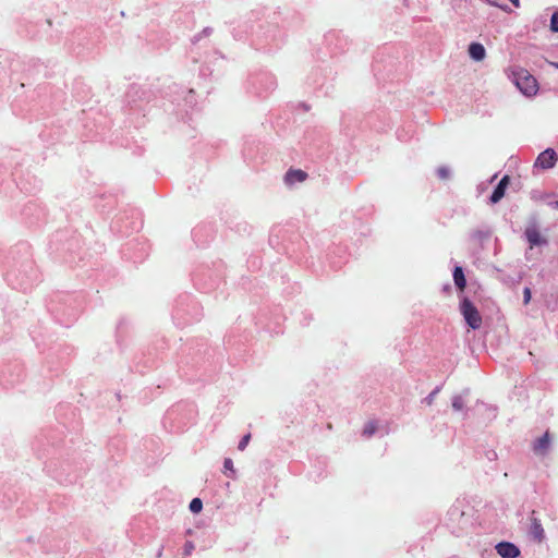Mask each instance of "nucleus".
I'll return each mask as SVG.
<instances>
[{
  "label": "nucleus",
  "mask_w": 558,
  "mask_h": 558,
  "mask_svg": "<svg viewBox=\"0 0 558 558\" xmlns=\"http://www.w3.org/2000/svg\"><path fill=\"white\" fill-rule=\"evenodd\" d=\"M517 87L526 97H533L538 92V84L536 78L531 75L526 70H520L514 73Z\"/></svg>",
  "instance_id": "f257e3e1"
},
{
  "label": "nucleus",
  "mask_w": 558,
  "mask_h": 558,
  "mask_svg": "<svg viewBox=\"0 0 558 558\" xmlns=\"http://www.w3.org/2000/svg\"><path fill=\"white\" fill-rule=\"evenodd\" d=\"M461 314L463 315L466 324L472 329H478L482 326V316L473 303L464 298L460 305Z\"/></svg>",
  "instance_id": "f03ea898"
},
{
  "label": "nucleus",
  "mask_w": 558,
  "mask_h": 558,
  "mask_svg": "<svg viewBox=\"0 0 558 558\" xmlns=\"http://www.w3.org/2000/svg\"><path fill=\"white\" fill-rule=\"evenodd\" d=\"M557 161V153L553 148H547L537 156L534 167L541 168L542 170H548L554 168Z\"/></svg>",
  "instance_id": "7ed1b4c3"
},
{
  "label": "nucleus",
  "mask_w": 558,
  "mask_h": 558,
  "mask_svg": "<svg viewBox=\"0 0 558 558\" xmlns=\"http://www.w3.org/2000/svg\"><path fill=\"white\" fill-rule=\"evenodd\" d=\"M524 234L530 243L531 248L537 245L546 244L547 242L546 239L542 236L539 230L535 225L526 227Z\"/></svg>",
  "instance_id": "20e7f679"
},
{
  "label": "nucleus",
  "mask_w": 558,
  "mask_h": 558,
  "mask_svg": "<svg viewBox=\"0 0 558 558\" xmlns=\"http://www.w3.org/2000/svg\"><path fill=\"white\" fill-rule=\"evenodd\" d=\"M496 550L502 558H517L520 555V549L509 542H501L497 544Z\"/></svg>",
  "instance_id": "39448f33"
},
{
  "label": "nucleus",
  "mask_w": 558,
  "mask_h": 558,
  "mask_svg": "<svg viewBox=\"0 0 558 558\" xmlns=\"http://www.w3.org/2000/svg\"><path fill=\"white\" fill-rule=\"evenodd\" d=\"M509 177L508 175H505L498 183V185L495 187L492 196H490V201L492 203L496 204L498 203L505 195V192H506V189L509 184Z\"/></svg>",
  "instance_id": "423d86ee"
},
{
  "label": "nucleus",
  "mask_w": 558,
  "mask_h": 558,
  "mask_svg": "<svg viewBox=\"0 0 558 558\" xmlns=\"http://www.w3.org/2000/svg\"><path fill=\"white\" fill-rule=\"evenodd\" d=\"M550 439L549 434L546 432L542 437L536 439L533 444V450L536 454H545L549 448Z\"/></svg>",
  "instance_id": "0eeeda50"
},
{
  "label": "nucleus",
  "mask_w": 558,
  "mask_h": 558,
  "mask_svg": "<svg viewBox=\"0 0 558 558\" xmlns=\"http://www.w3.org/2000/svg\"><path fill=\"white\" fill-rule=\"evenodd\" d=\"M307 178V173L301 169H290L284 175L287 184H293L295 182H303Z\"/></svg>",
  "instance_id": "6e6552de"
},
{
  "label": "nucleus",
  "mask_w": 558,
  "mask_h": 558,
  "mask_svg": "<svg viewBox=\"0 0 558 558\" xmlns=\"http://www.w3.org/2000/svg\"><path fill=\"white\" fill-rule=\"evenodd\" d=\"M469 54L475 61H482L485 58L486 51L482 44L472 43L469 46Z\"/></svg>",
  "instance_id": "1a4fd4ad"
},
{
  "label": "nucleus",
  "mask_w": 558,
  "mask_h": 558,
  "mask_svg": "<svg viewBox=\"0 0 558 558\" xmlns=\"http://www.w3.org/2000/svg\"><path fill=\"white\" fill-rule=\"evenodd\" d=\"M531 534L537 542H542L544 538V529L538 519H532L531 523Z\"/></svg>",
  "instance_id": "9d476101"
},
{
  "label": "nucleus",
  "mask_w": 558,
  "mask_h": 558,
  "mask_svg": "<svg viewBox=\"0 0 558 558\" xmlns=\"http://www.w3.org/2000/svg\"><path fill=\"white\" fill-rule=\"evenodd\" d=\"M453 280L459 290L463 291L465 289L466 280L462 268L459 266H457L453 270Z\"/></svg>",
  "instance_id": "9b49d317"
},
{
  "label": "nucleus",
  "mask_w": 558,
  "mask_h": 558,
  "mask_svg": "<svg viewBox=\"0 0 558 558\" xmlns=\"http://www.w3.org/2000/svg\"><path fill=\"white\" fill-rule=\"evenodd\" d=\"M377 430V424L375 421H368L363 428V436L371 437Z\"/></svg>",
  "instance_id": "f8f14e48"
},
{
  "label": "nucleus",
  "mask_w": 558,
  "mask_h": 558,
  "mask_svg": "<svg viewBox=\"0 0 558 558\" xmlns=\"http://www.w3.org/2000/svg\"><path fill=\"white\" fill-rule=\"evenodd\" d=\"M203 509V502L199 498H194L190 502V510L194 513L201 512Z\"/></svg>",
  "instance_id": "ddd939ff"
},
{
  "label": "nucleus",
  "mask_w": 558,
  "mask_h": 558,
  "mask_svg": "<svg viewBox=\"0 0 558 558\" xmlns=\"http://www.w3.org/2000/svg\"><path fill=\"white\" fill-rule=\"evenodd\" d=\"M550 31L558 33V11L554 12L550 17Z\"/></svg>",
  "instance_id": "4468645a"
},
{
  "label": "nucleus",
  "mask_w": 558,
  "mask_h": 558,
  "mask_svg": "<svg viewBox=\"0 0 558 558\" xmlns=\"http://www.w3.org/2000/svg\"><path fill=\"white\" fill-rule=\"evenodd\" d=\"M250 439H251V434H246V435H245V436L240 440V442H239V446H238L239 450L243 451V450L246 448V446L248 445Z\"/></svg>",
  "instance_id": "2eb2a0df"
},
{
  "label": "nucleus",
  "mask_w": 558,
  "mask_h": 558,
  "mask_svg": "<svg viewBox=\"0 0 558 558\" xmlns=\"http://www.w3.org/2000/svg\"><path fill=\"white\" fill-rule=\"evenodd\" d=\"M463 405H464V403H463V400H462L461 397H456L453 399L452 407H453L454 410L460 411V410L463 409Z\"/></svg>",
  "instance_id": "dca6fc26"
},
{
  "label": "nucleus",
  "mask_w": 558,
  "mask_h": 558,
  "mask_svg": "<svg viewBox=\"0 0 558 558\" xmlns=\"http://www.w3.org/2000/svg\"><path fill=\"white\" fill-rule=\"evenodd\" d=\"M223 468H225V470L230 471L232 474H234V472H235L233 469V461L230 458L225 459Z\"/></svg>",
  "instance_id": "f3484780"
},
{
  "label": "nucleus",
  "mask_w": 558,
  "mask_h": 558,
  "mask_svg": "<svg viewBox=\"0 0 558 558\" xmlns=\"http://www.w3.org/2000/svg\"><path fill=\"white\" fill-rule=\"evenodd\" d=\"M437 174L440 179L445 180L449 177V170L447 168L441 167L437 170Z\"/></svg>",
  "instance_id": "a211bd4d"
},
{
  "label": "nucleus",
  "mask_w": 558,
  "mask_h": 558,
  "mask_svg": "<svg viewBox=\"0 0 558 558\" xmlns=\"http://www.w3.org/2000/svg\"><path fill=\"white\" fill-rule=\"evenodd\" d=\"M194 548H195V547H194V544H193L192 542L187 541V542L185 543V545H184V554H185V555H191V554H192V551L194 550Z\"/></svg>",
  "instance_id": "6ab92c4d"
},
{
  "label": "nucleus",
  "mask_w": 558,
  "mask_h": 558,
  "mask_svg": "<svg viewBox=\"0 0 558 558\" xmlns=\"http://www.w3.org/2000/svg\"><path fill=\"white\" fill-rule=\"evenodd\" d=\"M524 294V304H527L531 300V290L530 288H525L523 291Z\"/></svg>",
  "instance_id": "aec40b11"
},
{
  "label": "nucleus",
  "mask_w": 558,
  "mask_h": 558,
  "mask_svg": "<svg viewBox=\"0 0 558 558\" xmlns=\"http://www.w3.org/2000/svg\"><path fill=\"white\" fill-rule=\"evenodd\" d=\"M515 8L520 7V0H509Z\"/></svg>",
  "instance_id": "412c9836"
},
{
  "label": "nucleus",
  "mask_w": 558,
  "mask_h": 558,
  "mask_svg": "<svg viewBox=\"0 0 558 558\" xmlns=\"http://www.w3.org/2000/svg\"><path fill=\"white\" fill-rule=\"evenodd\" d=\"M496 7L500 8L501 10L504 11H507V5H498V4H495Z\"/></svg>",
  "instance_id": "4be33fe9"
},
{
  "label": "nucleus",
  "mask_w": 558,
  "mask_h": 558,
  "mask_svg": "<svg viewBox=\"0 0 558 558\" xmlns=\"http://www.w3.org/2000/svg\"><path fill=\"white\" fill-rule=\"evenodd\" d=\"M556 207L558 208V201L556 202Z\"/></svg>",
  "instance_id": "5701e85b"
}]
</instances>
